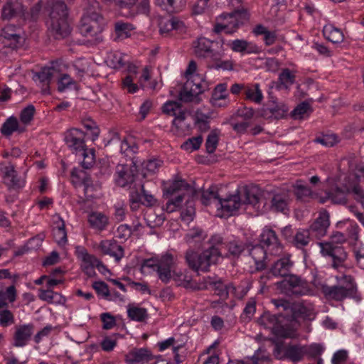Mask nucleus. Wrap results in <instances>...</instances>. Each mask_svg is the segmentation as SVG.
<instances>
[{
    "mask_svg": "<svg viewBox=\"0 0 364 364\" xmlns=\"http://www.w3.org/2000/svg\"><path fill=\"white\" fill-rule=\"evenodd\" d=\"M346 241V237L343 233L335 232L328 240L318 242L321 254L323 257L331 258L334 268L341 266L347 259L348 254L342 246Z\"/></svg>",
    "mask_w": 364,
    "mask_h": 364,
    "instance_id": "20e7f679",
    "label": "nucleus"
},
{
    "mask_svg": "<svg viewBox=\"0 0 364 364\" xmlns=\"http://www.w3.org/2000/svg\"><path fill=\"white\" fill-rule=\"evenodd\" d=\"M225 248L228 250L230 255L238 257L245 250V246L242 242L233 240L226 242Z\"/></svg>",
    "mask_w": 364,
    "mask_h": 364,
    "instance_id": "bf43d9fd",
    "label": "nucleus"
},
{
    "mask_svg": "<svg viewBox=\"0 0 364 364\" xmlns=\"http://www.w3.org/2000/svg\"><path fill=\"white\" fill-rule=\"evenodd\" d=\"M242 205L239 192L230 195L225 198H220L218 208H220L225 215H232Z\"/></svg>",
    "mask_w": 364,
    "mask_h": 364,
    "instance_id": "412c9836",
    "label": "nucleus"
},
{
    "mask_svg": "<svg viewBox=\"0 0 364 364\" xmlns=\"http://www.w3.org/2000/svg\"><path fill=\"white\" fill-rule=\"evenodd\" d=\"M18 131L23 132V129H19L18 122L16 117L11 116L9 117L6 122L2 124L1 132L2 134L9 136L12 134L13 132Z\"/></svg>",
    "mask_w": 364,
    "mask_h": 364,
    "instance_id": "c03bdc74",
    "label": "nucleus"
},
{
    "mask_svg": "<svg viewBox=\"0 0 364 364\" xmlns=\"http://www.w3.org/2000/svg\"><path fill=\"white\" fill-rule=\"evenodd\" d=\"M78 154L82 156L83 160L82 165L85 168H89L95 162V150L93 149L83 148L82 151H79Z\"/></svg>",
    "mask_w": 364,
    "mask_h": 364,
    "instance_id": "4d7b16f0",
    "label": "nucleus"
},
{
    "mask_svg": "<svg viewBox=\"0 0 364 364\" xmlns=\"http://www.w3.org/2000/svg\"><path fill=\"white\" fill-rule=\"evenodd\" d=\"M14 322L13 314L8 309L0 310V325L6 327Z\"/></svg>",
    "mask_w": 364,
    "mask_h": 364,
    "instance_id": "774afa93",
    "label": "nucleus"
},
{
    "mask_svg": "<svg viewBox=\"0 0 364 364\" xmlns=\"http://www.w3.org/2000/svg\"><path fill=\"white\" fill-rule=\"evenodd\" d=\"M343 279L346 283V285L341 284L327 287L324 289V292L330 299L336 301H341L348 297H353L356 294V287L350 276H344Z\"/></svg>",
    "mask_w": 364,
    "mask_h": 364,
    "instance_id": "9d476101",
    "label": "nucleus"
},
{
    "mask_svg": "<svg viewBox=\"0 0 364 364\" xmlns=\"http://www.w3.org/2000/svg\"><path fill=\"white\" fill-rule=\"evenodd\" d=\"M307 353L306 348L301 346H291L286 350V356L293 362H298L302 360Z\"/></svg>",
    "mask_w": 364,
    "mask_h": 364,
    "instance_id": "79ce46f5",
    "label": "nucleus"
},
{
    "mask_svg": "<svg viewBox=\"0 0 364 364\" xmlns=\"http://www.w3.org/2000/svg\"><path fill=\"white\" fill-rule=\"evenodd\" d=\"M294 188V193L297 199L302 201H309L311 199H318V195L307 186L303 185L301 181H296Z\"/></svg>",
    "mask_w": 364,
    "mask_h": 364,
    "instance_id": "72a5a7b5",
    "label": "nucleus"
},
{
    "mask_svg": "<svg viewBox=\"0 0 364 364\" xmlns=\"http://www.w3.org/2000/svg\"><path fill=\"white\" fill-rule=\"evenodd\" d=\"M22 11L23 7L18 0H9L2 9V16L4 18L9 19Z\"/></svg>",
    "mask_w": 364,
    "mask_h": 364,
    "instance_id": "e433bc0d",
    "label": "nucleus"
},
{
    "mask_svg": "<svg viewBox=\"0 0 364 364\" xmlns=\"http://www.w3.org/2000/svg\"><path fill=\"white\" fill-rule=\"evenodd\" d=\"M199 70H186L183 76L186 81L178 93V98L183 102L199 103L200 97L205 90L208 89L209 85L203 73Z\"/></svg>",
    "mask_w": 364,
    "mask_h": 364,
    "instance_id": "f03ea898",
    "label": "nucleus"
},
{
    "mask_svg": "<svg viewBox=\"0 0 364 364\" xmlns=\"http://www.w3.org/2000/svg\"><path fill=\"white\" fill-rule=\"evenodd\" d=\"M288 196L286 193L275 194L272 198L271 209L275 212L285 213L288 207Z\"/></svg>",
    "mask_w": 364,
    "mask_h": 364,
    "instance_id": "ea45409f",
    "label": "nucleus"
},
{
    "mask_svg": "<svg viewBox=\"0 0 364 364\" xmlns=\"http://www.w3.org/2000/svg\"><path fill=\"white\" fill-rule=\"evenodd\" d=\"M222 256L218 248H208L198 255L193 250L189 249L185 254L186 262L188 267L196 272H208L211 265L215 264Z\"/></svg>",
    "mask_w": 364,
    "mask_h": 364,
    "instance_id": "39448f33",
    "label": "nucleus"
},
{
    "mask_svg": "<svg viewBox=\"0 0 364 364\" xmlns=\"http://www.w3.org/2000/svg\"><path fill=\"white\" fill-rule=\"evenodd\" d=\"M0 173L4 183L9 189L23 186V181L18 177L15 166L11 162H0Z\"/></svg>",
    "mask_w": 364,
    "mask_h": 364,
    "instance_id": "9b49d317",
    "label": "nucleus"
},
{
    "mask_svg": "<svg viewBox=\"0 0 364 364\" xmlns=\"http://www.w3.org/2000/svg\"><path fill=\"white\" fill-rule=\"evenodd\" d=\"M70 66L75 68H95V63L91 58H79L76 60L72 65L65 63L62 59H56L51 60L49 65H46L42 68H60L61 67L70 68Z\"/></svg>",
    "mask_w": 364,
    "mask_h": 364,
    "instance_id": "a878e982",
    "label": "nucleus"
},
{
    "mask_svg": "<svg viewBox=\"0 0 364 364\" xmlns=\"http://www.w3.org/2000/svg\"><path fill=\"white\" fill-rule=\"evenodd\" d=\"M213 43V41L206 38H198L193 43L195 54L199 57L208 55L211 53Z\"/></svg>",
    "mask_w": 364,
    "mask_h": 364,
    "instance_id": "2f4dec72",
    "label": "nucleus"
},
{
    "mask_svg": "<svg viewBox=\"0 0 364 364\" xmlns=\"http://www.w3.org/2000/svg\"><path fill=\"white\" fill-rule=\"evenodd\" d=\"M156 1L159 6L169 11L180 10L185 4V0H156Z\"/></svg>",
    "mask_w": 364,
    "mask_h": 364,
    "instance_id": "603ef678",
    "label": "nucleus"
},
{
    "mask_svg": "<svg viewBox=\"0 0 364 364\" xmlns=\"http://www.w3.org/2000/svg\"><path fill=\"white\" fill-rule=\"evenodd\" d=\"M207 237L206 233L198 228L191 229L185 235L184 240L188 244L199 243Z\"/></svg>",
    "mask_w": 364,
    "mask_h": 364,
    "instance_id": "a18cd8bd",
    "label": "nucleus"
},
{
    "mask_svg": "<svg viewBox=\"0 0 364 364\" xmlns=\"http://www.w3.org/2000/svg\"><path fill=\"white\" fill-rule=\"evenodd\" d=\"M311 112L310 105L307 102H301L291 112V115L295 119H301L307 117Z\"/></svg>",
    "mask_w": 364,
    "mask_h": 364,
    "instance_id": "5fc2aeb1",
    "label": "nucleus"
},
{
    "mask_svg": "<svg viewBox=\"0 0 364 364\" xmlns=\"http://www.w3.org/2000/svg\"><path fill=\"white\" fill-rule=\"evenodd\" d=\"M228 97L226 84H218L213 91L210 102L215 107H225L230 104Z\"/></svg>",
    "mask_w": 364,
    "mask_h": 364,
    "instance_id": "b1692460",
    "label": "nucleus"
},
{
    "mask_svg": "<svg viewBox=\"0 0 364 364\" xmlns=\"http://www.w3.org/2000/svg\"><path fill=\"white\" fill-rule=\"evenodd\" d=\"M219 139V132L218 130H213L208 134L206 141L205 147L209 154H212L217 148Z\"/></svg>",
    "mask_w": 364,
    "mask_h": 364,
    "instance_id": "13d9d810",
    "label": "nucleus"
},
{
    "mask_svg": "<svg viewBox=\"0 0 364 364\" xmlns=\"http://www.w3.org/2000/svg\"><path fill=\"white\" fill-rule=\"evenodd\" d=\"M282 284L294 295H306L310 292L308 283L296 275H289Z\"/></svg>",
    "mask_w": 364,
    "mask_h": 364,
    "instance_id": "6ab92c4d",
    "label": "nucleus"
},
{
    "mask_svg": "<svg viewBox=\"0 0 364 364\" xmlns=\"http://www.w3.org/2000/svg\"><path fill=\"white\" fill-rule=\"evenodd\" d=\"M20 39V30L14 26H5L1 33V40L5 46H9L12 49L15 48Z\"/></svg>",
    "mask_w": 364,
    "mask_h": 364,
    "instance_id": "bb28decb",
    "label": "nucleus"
},
{
    "mask_svg": "<svg viewBox=\"0 0 364 364\" xmlns=\"http://www.w3.org/2000/svg\"><path fill=\"white\" fill-rule=\"evenodd\" d=\"M35 113V107L32 105H28L21 112V122L25 124H28L33 119Z\"/></svg>",
    "mask_w": 364,
    "mask_h": 364,
    "instance_id": "338daca9",
    "label": "nucleus"
},
{
    "mask_svg": "<svg viewBox=\"0 0 364 364\" xmlns=\"http://www.w3.org/2000/svg\"><path fill=\"white\" fill-rule=\"evenodd\" d=\"M166 193L172 198L167 201L165 210L168 213H173L180 207L184 200H190L193 190L184 180H175L167 188Z\"/></svg>",
    "mask_w": 364,
    "mask_h": 364,
    "instance_id": "6e6552de",
    "label": "nucleus"
},
{
    "mask_svg": "<svg viewBox=\"0 0 364 364\" xmlns=\"http://www.w3.org/2000/svg\"><path fill=\"white\" fill-rule=\"evenodd\" d=\"M145 267L154 268L159 279L164 283H168L172 279L178 286L191 289L195 287L191 276L186 270L176 268V259L170 253L163 255L159 259L145 260L142 269Z\"/></svg>",
    "mask_w": 364,
    "mask_h": 364,
    "instance_id": "f257e3e1",
    "label": "nucleus"
},
{
    "mask_svg": "<svg viewBox=\"0 0 364 364\" xmlns=\"http://www.w3.org/2000/svg\"><path fill=\"white\" fill-rule=\"evenodd\" d=\"M278 316L271 314L269 312H264L258 318V323L264 328L269 329L273 334L282 338H294L296 336V331L284 325H282L280 318Z\"/></svg>",
    "mask_w": 364,
    "mask_h": 364,
    "instance_id": "1a4fd4ad",
    "label": "nucleus"
},
{
    "mask_svg": "<svg viewBox=\"0 0 364 364\" xmlns=\"http://www.w3.org/2000/svg\"><path fill=\"white\" fill-rule=\"evenodd\" d=\"M75 87V81L67 74H62L58 79V90L60 92H64Z\"/></svg>",
    "mask_w": 364,
    "mask_h": 364,
    "instance_id": "6e6d98bb",
    "label": "nucleus"
},
{
    "mask_svg": "<svg viewBox=\"0 0 364 364\" xmlns=\"http://www.w3.org/2000/svg\"><path fill=\"white\" fill-rule=\"evenodd\" d=\"M92 287L97 294L108 299H112V295L110 294L108 286L105 282L102 281L95 282L92 284Z\"/></svg>",
    "mask_w": 364,
    "mask_h": 364,
    "instance_id": "0e129e2a",
    "label": "nucleus"
},
{
    "mask_svg": "<svg viewBox=\"0 0 364 364\" xmlns=\"http://www.w3.org/2000/svg\"><path fill=\"white\" fill-rule=\"evenodd\" d=\"M295 80V75L291 70H283L279 75L278 88H288L291 86Z\"/></svg>",
    "mask_w": 364,
    "mask_h": 364,
    "instance_id": "09e8293b",
    "label": "nucleus"
},
{
    "mask_svg": "<svg viewBox=\"0 0 364 364\" xmlns=\"http://www.w3.org/2000/svg\"><path fill=\"white\" fill-rule=\"evenodd\" d=\"M215 288L217 294L222 299H225L226 298H228V294L230 293L233 294L235 296H237L236 293L237 289L232 284H228L226 285L221 282H218L215 283Z\"/></svg>",
    "mask_w": 364,
    "mask_h": 364,
    "instance_id": "49530a36",
    "label": "nucleus"
},
{
    "mask_svg": "<svg viewBox=\"0 0 364 364\" xmlns=\"http://www.w3.org/2000/svg\"><path fill=\"white\" fill-rule=\"evenodd\" d=\"M242 205H251L255 208H259L262 200V191L257 186L245 187L240 193Z\"/></svg>",
    "mask_w": 364,
    "mask_h": 364,
    "instance_id": "aec40b11",
    "label": "nucleus"
},
{
    "mask_svg": "<svg viewBox=\"0 0 364 364\" xmlns=\"http://www.w3.org/2000/svg\"><path fill=\"white\" fill-rule=\"evenodd\" d=\"M325 38L333 43H341L344 40L343 31L332 23H327L323 28Z\"/></svg>",
    "mask_w": 364,
    "mask_h": 364,
    "instance_id": "c85d7f7f",
    "label": "nucleus"
},
{
    "mask_svg": "<svg viewBox=\"0 0 364 364\" xmlns=\"http://www.w3.org/2000/svg\"><path fill=\"white\" fill-rule=\"evenodd\" d=\"M128 316L133 321H143L147 316V311L144 308L137 306H129L127 309Z\"/></svg>",
    "mask_w": 364,
    "mask_h": 364,
    "instance_id": "864d4df0",
    "label": "nucleus"
},
{
    "mask_svg": "<svg viewBox=\"0 0 364 364\" xmlns=\"http://www.w3.org/2000/svg\"><path fill=\"white\" fill-rule=\"evenodd\" d=\"M203 141V138L200 136L193 137L188 139L182 145L181 148L186 151L192 152L200 148V144Z\"/></svg>",
    "mask_w": 364,
    "mask_h": 364,
    "instance_id": "e2e57ef3",
    "label": "nucleus"
},
{
    "mask_svg": "<svg viewBox=\"0 0 364 364\" xmlns=\"http://www.w3.org/2000/svg\"><path fill=\"white\" fill-rule=\"evenodd\" d=\"M183 110L180 104L176 101H168L163 106L164 113L176 117Z\"/></svg>",
    "mask_w": 364,
    "mask_h": 364,
    "instance_id": "680f3d73",
    "label": "nucleus"
},
{
    "mask_svg": "<svg viewBox=\"0 0 364 364\" xmlns=\"http://www.w3.org/2000/svg\"><path fill=\"white\" fill-rule=\"evenodd\" d=\"M250 255L255 261L257 269H262L266 267L265 259L267 250L261 245H256L249 250Z\"/></svg>",
    "mask_w": 364,
    "mask_h": 364,
    "instance_id": "7c9ffc66",
    "label": "nucleus"
},
{
    "mask_svg": "<svg viewBox=\"0 0 364 364\" xmlns=\"http://www.w3.org/2000/svg\"><path fill=\"white\" fill-rule=\"evenodd\" d=\"M88 221L92 228L98 230H105L109 223L108 217L100 212L90 213L88 217Z\"/></svg>",
    "mask_w": 364,
    "mask_h": 364,
    "instance_id": "f704fd0d",
    "label": "nucleus"
},
{
    "mask_svg": "<svg viewBox=\"0 0 364 364\" xmlns=\"http://www.w3.org/2000/svg\"><path fill=\"white\" fill-rule=\"evenodd\" d=\"M53 70H32V80L43 95L50 94V85L53 80Z\"/></svg>",
    "mask_w": 364,
    "mask_h": 364,
    "instance_id": "f3484780",
    "label": "nucleus"
},
{
    "mask_svg": "<svg viewBox=\"0 0 364 364\" xmlns=\"http://www.w3.org/2000/svg\"><path fill=\"white\" fill-rule=\"evenodd\" d=\"M33 333V323L16 326L13 336V346L18 348L26 346L31 341Z\"/></svg>",
    "mask_w": 364,
    "mask_h": 364,
    "instance_id": "2eb2a0df",
    "label": "nucleus"
},
{
    "mask_svg": "<svg viewBox=\"0 0 364 364\" xmlns=\"http://www.w3.org/2000/svg\"><path fill=\"white\" fill-rule=\"evenodd\" d=\"M16 289L14 285L8 287L6 290L0 288V310L7 308L9 303L16 299Z\"/></svg>",
    "mask_w": 364,
    "mask_h": 364,
    "instance_id": "c9c22d12",
    "label": "nucleus"
},
{
    "mask_svg": "<svg viewBox=\"0 0 364 364\" xmlns=\"http://www.w3.org/2000/svg\"><path fill=\"white\" fill-rule=\"evenodd\" d=\"M242 14L239 11L220 16L215 26V31L216 32L225 31L227 33H232L240 23H242Z\"/></svg>",
    "mask_w": 364,
    "mask_h": 364,
    "instance_id": "ddd939ff",
    "label": "nucleus"
},
{
    "mask_svg": "<svg viewBox=\"0 0 364 364\" xmlns=\"http://www.w3.org/2000/svg\"><path fill=\"white\" fill-rule=\"evenodd\" d=\"M350 169L353 173V180L348 181H355L358 184H359L358 182L364 181V165L359 164L353 166L350 164Z\"/></svg>",
    "mask_w": 364,
    "mask_h": 364,
    "instance_id": "69168bd1",
    "label": "nucleus"
},
{
    "mask_svg": "<svg viewBox=\"0 0 364 364\" xmlns=\"http://www.w3.org/2000/svg\"><path fill=\"white\" fill-rule=\"evenodd\" d=\"M38 297L40 299L47 301L48 303H58L60 304L65 301V299L60 294L54 292L50 289H39Z\"/></svg>",
    "mask_w": 364,
    "mask_h": 364,
    "instance_id": "37998d69",
    "label": "nucleus"
},
{
    "mask_svg": "<svg viewBox=\"0 0 364 364\" xmlns=\"http://www.w3.org/2000/svg\"><path fill=\"white\" fill-rule=\"evenodd\" d=\"M291 266L292 263L289 257H282L274 262L271 268V272L275 277H287Z\"/></svg>",
    "mask_w": 364,
    "mask_h": 364,
    "instance_id": "c756f323",
    "label": "nucleus"
},
{
    "mask_svg": "<svg viewBox=\"0 0 364 364\" xmlns=\"http://www.w3.org/2000/svg\"><path fill=\"white\" fill-rule=\"evenodd\" d=\"M134 30L132 25L128 23L117 22L115 24V32L117 38L124 39L129 37Z\"/></svg>",
    "mask_w": 364,
    "mask_h": 364,
    "instance_id": "3c124183",
    "label": "nucleus"
},
{
    "mask_svg": "<svg viewBox=\"0 0 364 364\" xmlns=\"http://www.w3.org/2000/svg\"><path fill=\"white\" fill-rule=\"evenodd\" d=\"M154 356L146 348H134L126 355L127 364H147L152 360Z\"/></svg>",
    "mask_w": 364,
    "mask_h": 364,
    "instance_id": "4be33fe9",
    "label": "nucleus"
},
{
    "mask_svg": "<svg viewBox=\"0 0 364 364\" xmlns=\"http://www.w3.org/2000/svg\"><path fill=\"white\" fill-rule=\"evenodd\" d=\"M293 316L296 318L313 320L315 318V311L312 304L305 303L294 304L292 307Z\"/></svg>",
    "mask_w": 364,
    "mask_h": 364,
    "instance_id": "cd10ccee",
    "label": "nucleus"
},
{
    "mask_svg": "<svg viewBox=\"0 0 364 364\" xmlns=\"http://www.w3.org/2000/svg\"><path fill=\"white\" fill-rule=\"evenodd\" d=\"M260 243L265 245L271 255H279L282 252V245L274 230L265 227L260 234Z\"/></svg>",
    "mask_w": 364,
    "mask_h": 364,
    "instance_id": "4468645a",
    "label": "nucleus"
},
{
    "mask_svg": "<svg viewBox=\"0 0 364 364\" xmlns=\"http://www.w3.org/2000/svg\"><path fill=\"white\" fill-rule=\"evenodd\" d=\"M46 9L49 16L46 21L49 32L56 38L68 36L70 29L67 21L66 5L63 1L52 0Z\"/></svg>",
    "mask_w": 364,
    "mask_h": 364,
    "instance_id": "7ed1b4c3",
    "label": "nucleus"
},
{
    "mask_svg": "<svg viewBox=\"0 0 364 364\" xmlns=\"http://www.w3.org/2000/svg\"><path fill=\"white\" fill-rule=\"evenodd\" d=\"M229 45L235 52L243 53H254L259 50V48L254 43L247 42L244 40H235L231 41Z\"/></svg>",
    "mask_w": 364,
    "mask_h": 364,
    "instance_id": "473e14b6",
    "label": "nucleus"
},
{
    "mask_svg": "<svg viewBox=\"0 0 364 364\" xmlns=\"http://www.w3.org/2000/svg\"><path fill=\"white\" fill-rule=\"evenodd\" d=\"M76 254L77 258L81 261V268L83 272L89 277L95 275V268L97 264H99V259L95 256L89 254L83 247H77Z\"/></svg>",
    "mask_w": 364,
    "mask_h": 364,
    "instance_id": "dca6fc26",
    "label": "nucleus"
},
{
    "mask_svg": "<svg viewBox=\"0 0 364 364\" xmlns=\"http://www.w3.org/2000/svg\"><path fill=\"white\" fill-rule=\"evenodd\" d=\"M188 114L183 109L174 117L173 126L176 129L178 134H185L190 129L191 124L187 120Z\"/></svg>",
    "mask_w": 364,
    "mask_h": 364,
    "instance_id": "58836bf2",
    "label": "nucleus"
},
{
    "mask_svg": "<svg viewBox=\"0 0 364 364\" xmlns=\"http://www.w3.org/2000/svg\"><path fill=\"white\" fill-rule=\"evenodd\" d=\"M115 181L118 186L124 187L133 181V176L127 167L124 165H118L117 166Z\"/></svg>",
    "mask_w": 364,
    "mask_h": 364,
    "instance_id": "4c0bfd02",
    "label": "nucleus"
},
{
    "mask_svg": "<svg viewBox=\"0 0 364 364\" xmlns=\"http://www.w3.org/2000/svg\"><path fill=\"white\" fill-rule=\"evenodd\" d=\"M310 230L302 229L299 230L294 238V244L298 248L306 246L310 242Z\"/></svg>",
    "mask_w": 364,
    "mask_h": 364,
    "instance_id": "8fccbe9b",
    "label": "nucleus"
},
{
    "mask_svg": "<svg viewBox=\"0 0 364 364\" xmlns=\"http://www.w3.org/2000/svg\"><path fill=\"white\" fill-rule=\"evenodd\" d=\"M330 226V215L327 210L322 209L318 212V217L310 225L309 230L316 237H322L327 234Z\"/></svg>",
    "mask_w": 364,
    "mask_h": 364,
    "instance_id": "a211bd4d",
    "label": "nucleus"
},
{
    "mask_svg": "<svg viewBox=\"0 0 364 364\" xmlns=\"http://www.w3.org/2000/svg\"><path fill=\"white\" fill-rule=\"evenodd\" d=\"M99 3L93 2L82 16L80 32L86 37L97 36L103 29V19L100 15Z\"/></svg>",
    "mask_w": 364,
    "mask_h": 364,
    "instance_id": "423d86ee",
    "label": "nucleus"
},
{
    "mask_svg": "<svg viewBox=\"0 0 364 364\" xmlns=\"http://www.w3.org/2000/svg\"><path fill=\"white\" fill-rule=\"evenodd\" d=\"M220 198L217 192V188L212 186L208 189L205 190L202 193L201 201L203 204L208 205L210 204H214L216 208L218 207V202L220 201Z\"/></svg>",
    "mask_w": 364,
    "mask_h": 364,
    "instance_id": "a19ab883",
    "label": "nucleus"
},
{
    "mask_svg": "<svg viewBox=\"0 0 364 364\" xmlns=\"http://www.w3.org/2000/svg\"><path fill=\"white\" fill-rule=\"evenodd\" d=\"M245 97L252 102L259 104L263 100V95L258 84L247 87L245 90Z\"/></svg>",
    "mask_w": 364,
    "mask_h": 364,
    "instance_id": "de8ad7c7",
    "label": "nucleus"
},
{
    "mask_svg": "<svg viewBox=\"0 0 364 364\" xmlns=\"http://www.w3.org/2000/svg\"><path fill=\"white\" fill-rule=\"evenodd\" d=\"M85 134L80 129L72 128L65 132L64 140L73 153L78 154L85 147Z\"/></svg>",
    "mask_w": 364,
    "mask_h": 364,
    "instance_id": "f8f14e48",
    "label": "nucleus"
},
{
    "mask_svg": "<svg viewBox=\"0 0 364 364\" xmlns=\"http://www.w3.org/2000/svg\"><path fill=\"white\" fill-rule=\"evenodd\" d=\"M107 63L109 68H136L139 66L132 61L129 55L119 52L110 54L108 56Z\"/></svg>",
    "mask_w": 364,
    "mask_h": 364,
    "instance_id": "393cba45",
    "label": "nucleus"
},
{
    "mask_svg": "<svg viewBox=\"0 0 364 364\" xmlns=\"http://www.w3.org/2000/svg\"><path fill=\"white\" fill-rule=\"evenodd\" d=\"M99 250L104 255L114 257L117 262L124 257V249L114 240H102L99 244Z\"/></svg>",
    "mask_w": 364,
    "mask_h": 364,
    "instance_id": "5701e85b",
    "label": "nucleus"
},
{
    "mask_svg": "<svg viewBox=\"0 0 364 364\" xmlns=\"http://www.w3.org/2000/svg\"><path fill=\"white\" fill-rule=\"evenodd\" d=\"M348 194H352L354 198L360 202H364V190L355 181H348L343 185L342 188L336 187L331 191L326 193L324 198H319L321 203H324L327 200H331L333 203L344 204L347 201Z\"/></svg>",
    "mask_w": 364,
    "mask_h": 364,
    "instance_id": "0eeeda50",
    "label": "nucleus"
},
{
    "mask_svg": "<svg viewBox=\"0 0 364 364\" xmlns=\"http://www.w3.org/2000/svg\"><path fill=\"white\" fill-rule=\"evenodd\" d=\"M186 207L181 213V218L183 221L188 223L192 221L195 215V208L192 200H186Z\"/></svg>",
    "mask_w": 364,
    "mask_h": 364,
    "instance_id": "052dcab7",
    "label": "nucleus"
}]
</instances>
